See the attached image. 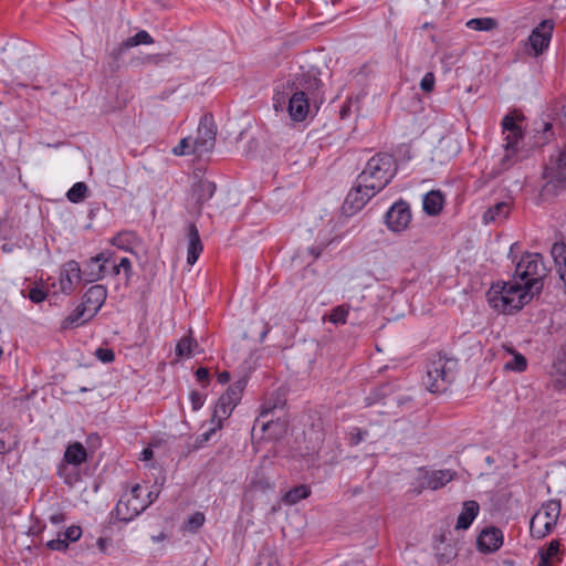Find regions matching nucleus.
I'll return each mask as SVG.
<instances>
[{
	"label": "nucleus",
	"instance_id": "f257e3e1",
	"mask_svg": "<svg viewBox=\"0 0 566 566\" xmlns=\"http://www.w3.org/2000/svg\"><path fill=\"white\" fill-rule=\"evenodd\" d=\"M319 74L316 66H300L291 78L277 84L272 98L275 112L286 111L293 122L305 120L311 103L317 104L324 99Z\"/></svg>",
	"mask_w": 566,
	"mask_h": 566
},
{
	"label": "nucleus",
	"instance_id": "f03ea898",
	"mask_svg": "<svg viewBox=\"0 0 566 566\" xmlns=\"http://www.w3.org/2000/svg\"><path fill=\"white\" fill-rule=\"evenodd\" d=\"M397 172L394 157L386 153L373 156L358 175L360 186L370 189L371 195L380 192L395 177Z\"/></svg>",
	"mask_w": 566,
	"mask_h": 566
},
{
	"label": "nucleus",
	"instance_id": "7ed1b4c3",
	"mask_svg": "<svg viewBox=\"0 0 566 566\" xmlns=\"http://www.w3.org/2000/svg\"><path fill=\"white\" fill-rule=\"evenodd\" d=\"M455 360L436 355L427 366V389L432 394L446 392L455 378Z\"/></svg>",
	"mask_w": 566,
	"mask_h": 566
},
{
	"label": "nucleus",
	"instance_id": "20e7f679",
	"mask_svg": "<svg viewBox=\"0 0 566 566\" xmlns=\"http://www.w3.org/2000/svg\"><path fill=\"white\" fill-rule=\"evenodd\" d=\"M546 272L539 253H525L516 264L514 277L520 279L526 290L538 293L543 289L542 280Z\"/></svg>",
	"mask_w": 566,
	"mask_h": 566
},
{
	"label": "nucleus",
	"instance_id": "39448f33",
	"mask_svg": "<svg viewBox=\"0 0 566 566\" xmlns=\"http://www.w3.org/2000/svg\"><path fill=\"white\" fill-rule=\"evenodd\" d=\"M562 505L558 500H549L533 515L530 532L534 538H543L556 526Z\"/></svg>",
	"mask_w": 566,
	"mask_h": 566
},
{
	"label": "nucleus",
	"instance_id": "423d86ee",
	"mask_svg": "<svg viewBox=\"0 0 566 566\" xmlns=\"http://www.w3.org/2000/svg\"><path fill=\"white\" fill-rule=\"evenodd\" d=\"M151 504V500H145L144 488L136 484L128 493H125L115 506L116 516L124 522H129Z\"/></svg>",
	"mask_w": 566,
	"mask_h": 566
},
{
	"label": "nucleus",
	"instance_id": "0eeeda50",
	"mask_svg": "<svg viewBox=\"0 0 566 566\" xmlns=\"http://www.w3.org/2000/svg\"><path fill=\"white\" fill-rule=\"evenodd\" d=\"M245 385L247 381L244 379L233 382L218 399L212 415V422H217L218 428L222 427V421L230 417L233 409L241 400Z\"/></svg>",
	"mask_w": 566,
	"mask_h": 566
},
{
	"label": "nucleus",
	"instance_id": "6e6552de",
	"mask_svg": "<svg viewBox=\"0 0 566 566\" xmlns=\"http://www.w3.org/2000/svg\"><path fill=\"white\" fill-rule=\"evenodd\" d=\"M502 128L503 133L505 134V155L502 159V164L504 168H507L512 165V156L516 154L517 145L523 138V130L516 123L515 117L511 114H507L503 117Z\"/></svg>",
	"mask_w": 566,
	"mask_h": 566
},
{
	"label": "nucleus",
	"instance_id": "1a4fd4ad",
	"mask_svg": "<svg viewBox=\"0 0 566 566\" xmlns=\"http://www.w3.org/2000/svg\"><path fill=\"white\" fill-rule=\"evenodd\" d=\"M486 297L490 306L500 313L512 314L522 308V301L510 298L505 285H501V282L492 284Z\"/></svg>",
	"mask_w": 566,
	"mask_h": 566
},
{
	"label": "nucleus",
	"instance_id": "9d476101",
	"mask_svg": "<svg viewBox=\"0 0 566 566\" xmlns=\"http://www.w3.org/2000/svg\"><path fill=\"white\" fill-rule=\"evenodd\" d=\"M108 263L113 264V253L109 251H103L91 258L84 266V283L97 282L111 275Z\"/></svg>",
	"mask_w": 566,
	"mask_h": 566
},
{
	"label": "nucleus",
	"instance_id": "9b49d317",
	"mask_svg": "<svg viewBox=\"0 0 566 566\" xmlns=\"http://www.w3.org/2000/svg\"><path fill=\"white\" fill-rule=\"evenodd\" d=\"M216 127L208 116H203L200 120L197 137L193 139V148L197 150V156L201 157L205 154L210 153L216 144Z\"/></svg>",
	"mask_w": 566,
	"mask_h": 566
},
{
	"label": "nucleus",
	"instance_id": "f8f14e48",
	"mask_svg": "<svg viewBox=\"0 0 566 566\" xmlns=\"http://www.w3.org/2000/svg\"><path fill=\"white\" fill-rule=\"evenodd\" d=\"M546 176L549 177L551 180L544 186V191H549L551 188H566V143L556 159L554 161L552 160V165L546 167Z\"/></svg>",
	"mask_w": 566,
	"mask_h": 566
},
{
	"label": "nucleus",
	"instance_id": "ddd939ff",
	"mask_svg": "<svg viewBox=\"0 0 566 566\" xmlns=\"http://www.w3.org/2000/svg\"><path fill=\"white\" fill-rule=\"evenodd\" d=\"M84 282V270L81 269L78 262L71 260L66 262L60 272V291L70 295L75 287Z\"/></svg>",
	"mask_w": 566,
	"mask_h": 566
},
{
	"label": "nucleus",
	"instance_id": "4468645a",
	"mask_svg": "<svg viewBox=\"0 0 566 566\" xmlns=\"http://www.w3.org/2000/svg\"><path fill=\"white\" fill-rule=\"evenodd\" d=\"M411 220V211L407 202L400 200L391 206L385 216L387 227L395 232L407 228Z\"/></svg>",
	"mask_w": 566,
	"mask_h": 566
},
{
	"label": "nucleus",
	"instance_id": "2eb2a0df",
	"mask_svg": "<svg viewBox=\"0 0 566 566\" xmlns=\"http://www.w3.org/2000/svg\"><path fill=\"white\" fill-rule=\"evenodd\" d=\"M553 29V21L544 20L532 31L528 36V42L536 56L542 54L544 50L548 48Z\"/></svg>",
	"mask_w": 566,
	"mask_h": 566
},
{
	"label": "nucleus",
	"instance_id": "dca6fc26",
	"mask_svg": "<svg viewBox=\"0 0 566 566\" xmlns=\"http://www.w3.org/2000/svg\"><path fill=\"white\" fill-rule=\"evenodd\" d=\"M106 297L107 290L104 285L101 284L93 285L85 292L82 303L88 310V316H86V318L83 322H87L97 314V312L103 306Z\"/></svg>",
	"mask_w": 566,
	"mask_h": 566
},
{
	"label": "nucleus",
	"instance_id": "f3484780",
	"mask_svg": "<svg viewBox=\"0 0 566 566\" xmlns=\"http://www.w3.org/2000/svg\"><path fill=\"white\" fill-rule=\"evenodd\" d=\"M370 189L363 188L359 180L356 179L355 187L347 193L344 209L349 213H356L376 195H371Z\"/></svg>",
	"mask_w": 566,
	"mask_h": 566
},
{
	"label": "nucleus",
	"instance_id": "a211bd4d",
	"mask_svg": "<svg viewBox=\"0 0 566 566\" xmlns=\"http://www.w3.org/2000/svg\"><path fill=\"white\" fill-rule=\"evenodd\" d=\"M478 548L482 553H493L503 545V533L496 527L484 528L478 537Z\"/></svg>",
	"mask_w": 566,
	"mask_h": 566
},
{
	"label": "nucleus",
	"instance_id": "6ab92c4d",
	"mask_svg": "<svg viewBox=\"0 0 566 566\" xmlns=\"http://www.w3.org/2000/svg\"><path fill=\"white\" fill-rule=\"evenodd\" d=\"M187 237H188L187 263L189 265H193L197 262V260L203 249L198 228L195 223H190L188 226Z\"/></svg>",
	"mask_w": 566,
	"mask_h": 566
},
{
	"label": "nucleus",
	"instance_id": "aec40b11",
	"mask_svg": "<svg viewBox=\"0 0 566 566\" xmlns=\"http://www.w3.org/2000/svg\"><path fill=\"white\" fill-rule=\"evenodd\" d=\"M454 472L451 470H437L432 472H426L423 475V481L421 483L422 488H428L431 490H438L440 488H443L448 482H450L453 476Z\"/></svg>",
	"mask_w": 566,
	"mask_h": 566
},
{
	"label": "nucleus",
	"instance_id": "412c9836",
	"mask_svg": "<svg viewBox=\"0 0 566 566\" xmlns=\"http://www.w3.org/2000/svg\"><path fill=\"white\" fill-rule=\"evenodd\" d=\"M216 192V185L214 182L201 179L192 187V198L195 199L196 203L198 205L199 209L209 200L212 198V196Z\"/></svg>",
	"mask_w": 566,
	"mask_h": 566
},
{
	"label": "nucleus",
	"instance_id": "4be33fe9",
	"mask_svg": "<svg viewBox=\"0 0 566 566\" xmlns=\"http://www.w3.org/2000/svg\"><path fill=\"white\" fill-rule=\"evenodd\" d=\"M480 511V506L475 501H465L462 511L458 516L455 530H468L475 520Z\"/></svg>",
	"mask_w": 566,
	"mask_h": 566
},
{
	"label": "nucleus",
	"instance_id": "5701e85b",
	"mask_svg": "<svg viewBox=\"0 0 566 566\" xmlns=\"http://www.w3.org/2000/svg\"><path fill=\"white\" fill-rule=\"evenodd\" d=\"M443 202L442 192L440 190H431L423 198V211L429 216H437L442 210Z\"/></svg>",
	"mask_w": 566,
	"mask_h": 566
},
{
	"label": "nucleus",
	"instance_id": "b1692460",
	"mask_svg": "<svg viewBox=\"0 0 566 566\" xmlns=\"http://www.w3.org/2000/svg\"><path fill=\"white\" fill-rule=\"evenodd\" d=\"M138 242V235L134 231L129 230L120 231L111 239L112 245L127 252H132L133 247Z\"/></svg>",
	"mask_w": 566,
	"mask_h": 566
},
{
	"label": "nucleus",
	"instance_id": "393cba45",
	"mask_svg": "<svg viewBox=\"0 0 566 566\" xmlns=\"http://www.w3.org/2000/svg\"><path fill=\"white\" fill-rule=\"evenodd\" d=\"M510 212V203L501 201L489 208L483 214L484 223L501 222L505 220Z\"/></svg>",
	"mask_w": 566,
	"mask_h": 566
},
{
	"label": "nucleus",
	"instance_id": "a878e982",
	"mask_svg": "<svg viewBox=\"0 0 566 566\" xmlns=\"http://www.w3.org/2000/svg\"><path fill=\"white\" fill-rule=\"evenodd\" d=\"M86 449L81 442L71 443L64 453V460L69 464L80 465L86 461Z\"/></svg>",
	"mask_w": 566,
	"mask_h": 566
},
{
	"label": "nucleus",
	"instance_id": "bb28decb",
	"mask_svg": "<svg viewBox=\"0 0 566 566\" xmlns=\"http://www.w3.org/2000/svg\"><path fill=\"white\" fill-rule=\"evenodd\" d=\"M151 43H154V39L150 36V34L145 30H140L135 35L126 39L118 48L116 54L120 55L124 50L137 46L139 44H151Z\"/></svg>",
	"mask_w": 566,
	"mask_h": 566
},
{
	"label": "nucleus",
	"instance_id": "cd10ccee",
	"mask_svg": "<svg viewBox=\"0 0 566 566\" xmlns=\"http://www.w3.org/2000/svg\"><path fill=\"white\" fill-rule=\"evenodd\" d=\"M501 285H505V290L510 298H517L518 301H522V306L527 302L528 294L535 293L534 291L526 290L521 281H516L514 283L503 282Z\"/></svg>",
	"mask_w": 566,
	"mask_h": 566
},
{
	"label": "nucleus",
	"instance_id": "c85d7f7f",
	"mask_svg": "<svg viewBox=\"0 0 566 566\" xmlns=\"http://www.w3.org/2000/svg\"><path fill=\"white\" fill-rule=\"evenodd\" d=\"M311 494V490L307 485H297L287 491L282 500L287 505H294L303 499H306Z\"/></svg>",
	"mask_w": 566,
	"mask_h": 566
},
{
	"label": "nucleus",
	"instance_id": "c756f323",
	"mask_svg": "<svg viewBox=\"0 0 566 566\" xmlns=\"http://www.w3.org/2000/svg\"><path fill=\"white\" fill-rule=\"evenodd\" d=\"M86 314L88 315V310L83 303H81L67 317L64 318L62 327L71 328L83 324V321L86 318Z\"/></svg>",
	"mask_w": 566,
	"mask_h": 566
},
{
	"label": "nucleus",
	"instance_id": "7c9ffc66",
	"mask_svg": "<svg viewBox=\"0 0 566 566\" xmlns=\"http://www.w3.org/2000/svg\"><path fill=\"white\" fill-rule=\"evenodd\" d=\"M198 347V343L190 335L181 337L176 346V355L180 358H190L193 349Z\"/></svg>",
	"mask_w": 566,
	"mask_h": 566
},
{
	"label": "nucleus",
	"instance_id": "2f4dec72",
	"mask_svg": "<svg viewBox=\"0 0 566 566\" xmlns=\"http://www.w3.org/2000/svg\"><path fill=\"white\" fill-rule=\"evenodd\" d=\"M506 350L513 355V358L504 364V369L517 373L524 371L527 367L526 358L512 348H506Z\"/></svg>",
	"mask_w": 566,
	"mask_h": 566
},
{
	"label": "nucleus",
	"instance_id": "473e14b6",
	"mask_svg": "<svg viewBox=\"0 0 566 566\" xmlns=\"http://www.w3.org/2000/svg\"><path fill=\"white\" fill-rule=\"evenodd\" d=\"M467 27L474 31H491L497 27L493 18H473L467 22Z\"/></svg>",
	"mask_w": 566,
	"mask_h": 566
},
{
	"label": "nucleus",
	"instance_id": "72a5a7b5",
	"mask_svg": "<svg viewBox=\"0 0 566 566\" xmlns=\"http://www.w3.org/2000/svg\"><path fill=\"white\" fill-rule=\"evenodd\" d=\"M87 190L88 188L86 184L83 181H78L69 189V191L66 192V198L69 201L73 203H80L86 198Z\"/></svg>",
	"mask_w": 566,
	"mask_h": 566
},
{
	"label": "nucleus",
	"instance_id": "f704fd0d",
	"mask_svg": "<svg viewBox=\"0 0 566 566\" xmlns=\"http://www.w3.org/2000/svg\"><path fill=\"white\" fill-rule=\"evenodd\" d=\"M192 142L193 139L190 137L182 138L179 144L172 148V154L175 156L197 155Z\"/></svg>",
	"mask_w": 566,
	"mask_h": 566
},
{
	"label": "nucleus",
	"instance_id": "c9c22d12",
	"mask_svg": "<svg viewBox=\"0 0 566 566\" xmlns=\"http://www.w3.org/2000/svg\"><path fill=\"white\" fill-rule=\"evenodd\" d=\"M120 270L124 271V274L127 279L132 276V262L128 258H122L117 264L113 261L111 266V275L117 276L120 273Z\"/></svg>",
	"mask_w": 566,
	"mask_h": 566
},
{
	"label": "nucleus",
	"instance_id": "e433bc0d",
	"mask_svg": "<svg viewBox=\"0 0 566 566\" xmlns=\"http://www.w3.org/2000/svg\"><path fill=\"white\" fill-rule=\"evenodd\" d=\"M205 523V515L201 512H196L191 516L188 517L185 525L189 532L198 531Z\"/></svg>",
	"mask_w": 566,
	"mask_h": 566
},
{
	"label": "nucleus",
	"instance_id": "4c0bfd02",
	"mask_svg": "<svg viewBox=\"0 0 566 566\" xmlns=\"http://www.w3.org/2000/svg\"><path fill=\"white\" fill-rule=\"evenodd\" d=\"M348 314V307L345 305L336 306L332 310L329 321L334 324H344Z\"/></svg>",
	"mask_w": 566,
	"mask_h": 566
},
{
	"label": "nucleus",
	"instance_id": "58836bf2",
	"mask_svg": "<svg viewBox=\"0 0 566 566\" xmlns=\"http://www.w3.org/2000/svg\"><path fill=\"white\" fill-rule=\"evenodd\" d=\"M66 543L76 542L82 535V528L77 525L67 527L64 532H60Z\"/></svg>",
	"mask_w": 566,
	"mask_h": 566
},
{
	"label": "nucleus",
	"instance_id": "ea45409f",
	"mask_svg": "<svg viewBox=\"0 0 566 566\" xmlns=\"http://www.w3.org/2000/svg\"><path fill=\"white\" fill-rule=\"evenodd\" d=\"M46 547L51 551L64 552L69 548V543H66L61 533H59L57 538H53L46 542Z\"/></svg>",
	"mask_w": 566,
	"mask_h": 566
},
{
	"label": "nucleus",
	"instance_id": "a19ab883",
	"mask_svg": "<svg viewBox=\"0 0 566 566\" xmlns=\"http://www.w3.org/2000/svg\"><path fill=\"white\" fill-rule=\"evenodd\" d=\"M434 82L436 78L433 73L428 72L420 81V88L426 93H430L434 87Z\"/></svg>",
	"mask_w": 566,
	"mask_h": 566
},
{
	"label": "nucleus",
	"instance_id": "79ce46f5",
	"mask_svg": "<svg viewBox=\"0 0 566 566\" xmlns=\"http://www.w3.org/2000/svg\"><path fill=\"white\" fill-rule=\"evenodd\" d=\"M95 355L102 363L106 364L112 363L115 359V354L109 348L99 347L96 349Z\"/></svg>",
	"mask_w": 566,
	"mask_h": 566
},
{
	"label": "nucleus",
	"instance_id": "37998d69",
	"mask_svg": "<svg viewBox=\"0 0 566 566\" xmlns=\"http://www.w3.org/2000/svg\"><path fill=\"white\" fill-rule=\"evenodd\" d=\"M46 292L38 286H34L29 291V298L36 304L43 302L46 298Z\"/></svg>",
	"mask_w": 566,
	"mask_h": 566
},
{
	"label": "nucleus",
	"instance_id": "c03bdc74",
	"mask_svg": "<svg viewBox=\"0 0 566 566\" xmlns=\"http://www.w3.org/2000/svg\"><path fill=\"white\" fill-rule=\"evenodd\" d=\"M559 542L557 539H553L549 542L546 548H542L538 552L545 555L546 557L553 558L559 552Z\"/></svg>",
	"mask_w": 566,
	"mask_h": 566
},
{
	"label": "nucleus",
	"instance_id": "a18cd8bd",
	"mask_svg": "<svg viewBox=\"0 0 566 566\" xmlns=\"http://www.w3.org/2000/svg\"><path fill=\"white\" fill-rule=\"evenodd\" d=\"M256 566H280L279 560L275 556L270 554H263L260 556Z\"/></svg>",
	"mask_w": 566,
	"mask_h": 566
},
{
	"label": "nucleus",
	"instance_id": "49530a36",
	"mask_svg": "<svg viewBox=\"0 0 566 566\" xmlns=\"http://www.w3.org/2000/svg\"><path fill=\"white\" fill-rule=\"evenodd\" d=\"M349 434H350V438H349L350 443L356 446L365 439V437L367 436V431H361L358 428H354Z\"/></svg>",
	"mask_w": 566,
	"mask_h": 566
},
{
	"label": "nucleus",
	"instance_id": "de8ad7c7",
	"mask_svg": "<svg viewBox=\"0 0 566 566\" xmlns=\"http://www.w3.org/2000/svg\"><path fill=\"white\" fill-rule=\"evenodd\" d=\"M190 400H191V405H192V409L193 410H198L203 405V397L198 391H192L190 394Z\"/></svg>",
	"mask_w": 566,
	"mask_h": 566
},
{
	"label": "nucleus",
	"instance_id": "09e8293b",
	"mask_svg": "<svg viewBox=\"0 0 566 566\" xmlns=\"http://www.w3.org/2000/svg\"><path fill=\"white\" fill-rule=\"evenodd\" d=\"M276 408V405H268V403H264L262 406V410H261V413H260V418L256 419V423L260 422V419H264L268 417V415L270 412H272L274 409Z\"/></svg>",
	"mask_w": 566,
	"mask_h": 566
},
{
	"label": "nucleus",
	"instance_id": "8fccbe9b",
	"mask_svg": "<svg viewBox=\"0 0 566 566\" xmlns=\"http://www.w3.org/2000/svg\"><path fill=\"white\" fill-rule=\"evenodd\" d=\"M196 377L198 379V381H208L209 379V370L205 367H200L197 369L196 371Z\"/></svg>",
	"mask_w": 566,
	"mask_h": 566
},
{
	"label": "nucleus",
	"instance_id": "3c124183",
	"mask_svg": "<svg viewBox=\"0 0 566 566\" xmlns=\"http://www.w3.org/2000/svg\"><path fill=\"white\" fill-rule=\"evenodd\" d=\"M217 429H219V428L216 424L213 428L209 429L207 432L199 436L198 443L202 444L203 442H207L210 439V437L216 432Z\"/></svg>",
	"mask_w": 566,
	"mask_h": 566
},
{
	"label": "nucleus",
	"instance_id": "603ef678",
	"mask_svg": "<svg viewBox=\"0 0 566 566\" xmlns=\"http://www.w3.org/2000/svg\"><path fill=\"white\" fill-rule=\"evenodd\" d=\"M65 521L64 513H54L50 516V522L54 525H60Z\"/></svg>",
	"mask_w": 566,
	"mask_h": 566
},
{
	"label": "nucleus",
	"instance_id": "864d4df0",
	"mask_svg": "<svg viewBox=\"0 0 566 566\" xmlns=\"http://www.w3.org/2000/svg\"><path fill=\"white\" fill-rule=\"evenodd\" d=\"M538 556H539V562H538L537 566H552V562H551L549 557H546L545 555H543L539 552H538Z\"/></svg>",
	"mask_w": 566,
	"mask_h": 566
},
{
	"label": "nucleus",
	"instance_id": "5fc2aeb1",
	"mask_svg": "<svg viewBox=\"0 0 566 566\" xmlns=\"http://www.w3.org/2000/svg\"><path fill=\"white\" fill-rule=\"evenodd\" d=\"M140 455H142V458H140L142 460L148 461L154 457V452L150 448H145Z\"/></svg>",
	"mask_w": 566,
	"mask_h": 566
},
{
	"label": "nucleus",
	"instance_id": "6e6d98bb",
	"mask_svg": "<svg viewBox=\"0 0 566 566\" xmlns=\"http://www.w3.org/2000/svg\"><path fill=\"white\" fill-rule=\"evenodd\" d=\"M350 115V106L349 105H343L339 111V116L342 119L347 118Z\"/></svg>",
	"mask_w": 566,
	"mask_h": 566
},
{
	"label": "nucleus",
	"instance_id": "4d7b16f0",
	"mask_svg": "<svg viewBox=\"0 0 566 566\" xmlns=\"http://www.w3.org/2000/svg\"><path fill=\"white\" fill-rule=\"evenodd\" d=\"M230 380V373L222 371L218 374V381L220 384H227Z\"/></svg>",
	"mask_w": 566,
	"mask_h": 566
},
{
	"label": "nucleus",
	"instance_id": "13d9d810",
	"mask_svg": "<svg viewBox=\"0 0 566 566\" xmlns=\"http://www.w3.org/2000/svg\"><path fill=\"white\" fill-rule=\"evenodd\" d=\"M144 497H145V500H151V503H153L157 500L158 492H153V491L146 492V490L144 489Z\"/></svg>",
	"mask_w": 566,
	"mask_h": 566
},
{
	"label": "nucleus",
	"instance_id": "bf43d9fd",
	"mask_svg": "<svg viewBox=\"0 0 566 566\" xmlns=\"http://www.w3.org/2000/svg\"><path fill=\"white\" fill-rule=\"evenodd\" d=\"M97 545L101 549H103L106 545V539L105 538H98L97 541Z\"/></svg>",
	"mask_w": 566,
	"mask_h": 566
},
{
	"label": "nucleus",
	"instance_id": "052dcab7",
	"mask_svg": "<svg viewBox=\"0 0 566 566\" xmlns=\"http://www.w3.org/2000/svg\"><path fill=\"white\" fill-rule=\"evenodd\" d=\"M271 420H263L261 422L262 430H266L268 426L270 424Z\"/></svg>",
	"mask_w": 566,
	"mask_h": 566
},
{
	"label": "nucleus",
	"instance_id": "680f3d73",
	"mask_svg": "<svg viewBox=\"0 0 566 566\" xmlns=\"http://www.w3.org/2000/svg\"><path fill=\"white\" fill-rule=\"evenodd\" d=\"M6 448L3 443H0V453L4 452Z\"/></svg>",
	"mask_w": 566,
	"mask_h": 566
},
{
	"label": "nucleus",
	"instance_id": "e2e57ef3",
	"mask_svg": "<svg viewBox=\"0 0 566 566\" xmlns=\"http://www.w3.org/2000/svg\"><path fill=\"white\" fill-rule=\"evenodd\" d=\"M65 482L71 484L72 483V480L70 478H65Z\"/></svg>",
	"mask_w": 566,
	"mask_h": 566
}]
</instances>
